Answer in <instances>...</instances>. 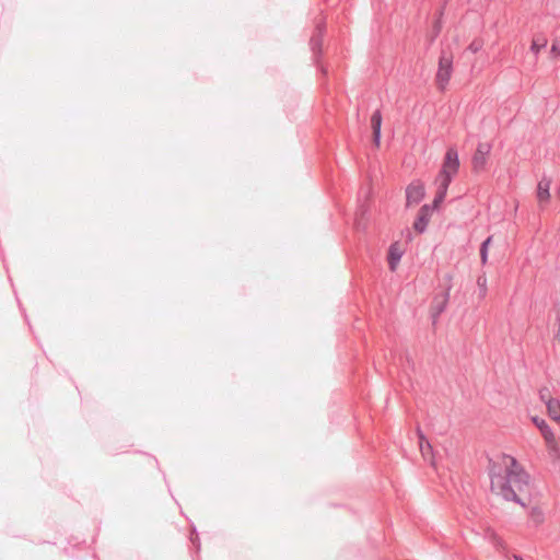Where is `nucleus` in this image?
<instances>
[{"instance_id":"1","label":"nucleus","mask_w":560,"mask_h":560,"mask_svg":"<svg viewBox=\"0 0 560 560\" xmlns=\"http://www.w3.org/2000/svg\"><path fill=\"white\" fill-rule=\"evenodd\" d=\"M488 474L493 493L505 501L526 506L518 494L528 489L530 476L515 457L504 453L495 454L488 460Z\"/></svg>"},{"instance_id":"2","label":"nucleus","mask_w":560,"mask_h":560,"mask_svg":"<svg viewBox=\"0 0 560 560\" xmlns=\"http://www.w3.org/2000/svg\"><path fill=\"white\" fill-rule=\"evenodd\" d=\"M459 165L460 163L457 149L455 147H450L445 152L441 170L435 177L436 194L433 205H423L413 223V229L418 233H423L427 230L433 209L445 199L448 187L459 171Z\"/></svg>"},{"instance_id":"3","label":"nucleus","mask_w":560,"mask_h":560,"mask_svg":"<svg viewBox=\"0 0 560 560\" xmlns=\"http://www.w3.org/2000/svg\"><path fill=\"white\" fill-rule=\"evenodd\" d=\"M453 73V54L443 48L439 58V67L435 75V82L440 91H445Z\"/></svg>"},{"instance_id":"4","label":"nucleus","mask_w":560,"mask_h":560,"mask_svg":"<svg viewBox=\"0 0 560 560\" xmlns=\"http://www.w3.org/2000/svg\"><path fill=\"white\" fill-rule=\"evenodd\" d=\"M492 145L490 142H479L471 159L472 171L476 173L486 170L488 158L491 153Z\"/></svg>"},{"instance_id":"5","label":"nucleus","mask_w":560,"mask_h":560,"mask_svg":"<svg viewBox=\"0 0 560 560\" xmlns=\"http://www.w3.org/2000/svg\"><path fill=\"white\" fill-rule=\"evenodd\" d=\"M425 194L424 186L420 180H413L406 188L407 206L418 205Z\"/></svg>"},{"instance_id":"6","label":"nucleus","mask_w":560,"mask_h":560,"mask_svg":"<svg viewBox=\"0 0 560 560\" xmlns=\"http://www.w3.org/2000/svg\"><path fill=\"white\" fill-rule=\"evenodd\" d=\"M326 26L324 21H318L316 24L315 33L310 39V46L314 55H319L322 52L323 46V37L325 33Z\"/></svg>"},{"instance_id":"7","label":"nucleus","mask_w":560,"mask_h":560,"mask_svg":"<svg viewBox=\"0 0 560 560\" xmlns=\"http://www.w3.org/2000/svg\"><path fill=\"white\" fill-rule=\"evenodd\" d=\"M533 422L539 429L547 445L549 447H553L556 445V438H555V434H553L551 428L548 425V423L544 419L538 418V417H534Z\"/></svg>"},{"instance_id":"8","label":"nucleus","mask_w":560,"mask_h":560,"mask_svg":"<svg viewBox=\"0 0 560 560\" xmlns=\"http://www.w3.org/2000/svg\"><path fill=\"white\" fill-rule=\"evenodd\" d=\"M450 291H451V285H448L446 288V291L441 296V299H435L434 304L432 306V313H431L433 324L436 323L438 317L445 311L448 299H450Z\"/></svg>"},{"instance_id":"9","label":"nucleus","mask_w":560,"mask_h":560,"mask_svg":"<svg viewBox=\"0 0 560 560\" xmlns=\"http://www.w3.org/2000/svg\"><path fill=\"white\" fill-rule=\"evenodd\" d=\"M371 128L373 131V141L376 145L381 141V128H382V114L380 109H376L371 116Z\"/></svg>"},{"instance_id":"10","label":"nucleus","mask_w":560,"mask_h":560,"mask_svg":"<svg viewBox=\"0 0 560 560\" xmlns=\"http://www.w3.org/2000/svg\"><path fill=\"white\" fill-rule=\"evenodd\" d=\"M402 256V250L399 248L397 243L392 244L388 249V266L392 271H395Z\"/></svg>"},{"instance_id":"11","label":"nucleus","mask_w":560,"mask_h":560,"mask_svg":"<svg viewBox=\"0 0 560 560\" xmlns=\"http://www.w3.org/2000/svg\"><path fill=\"white\" fill-rule=\"evenodd\" d=\"M549 189H550V179L542 178L538 183V187H537V198L540 202L549 200V198H550Z\"/></svg>"},{"instance_id":"12","label":"nucleus","mask_w":560,"mask_h":560,"mask_svg":"<svg viewBox=\"0 0 560 560\" xmlns=\"http://www.w3.org/2000/svg\"><path fill=\"white\" fill-rule=\"evenodd\" d=\"M547 410H548V413L549 416L555 420L557 421L558 423H560V401L558 399H555V398H550L547 402Z\"/></svg>"},{"instance_id":"13","label":"nucleus","mask_w":560,"mask_h":560,"mask_svg":"<svg viewBox=\"0 0 560 560\" xmlns=\"http://www.w3.org/2000/svg\"><path fill=\"white\" fill-rule=\"evenodd\" d=\"M529 518L534 523L535 526H539L540 524L544 523L545 515H544V512L541 511V509H539L538 506H534L530 509Z\"/></svg>"},{"instance_id":"14","label":"nucleus","mask_w":560,"mask_h":560,"mask_svg":"<svg viewBox=\"0 0 560 560\" xmlns=\"http://www.w3.org/2000/svg\"><path fill=\"white\" fill-rule=\"evenodd\" d=\"M547 46V39L545 37H536L533 39L530 50L537 56L542 48Z\"/></svg>"},{"instance_id":"15","label":"nucleus","mask_w":560,"mask_h":560,"mask_svg":"<svg viewBox=\"0 0 560 560\" xmlns=\"http://www.w3.org/2000/svg\"><path fill=\"white\" fill-rule=\"evenodd\" d=\"M492 241V236L487 237L481 246H480V260L482 265H486L488 261V247Z\"/></svg>"},{"instance_id":"16","label":"nucleus","mask_w":560,"mask_h":560,"mask_svg":"<svg viewBox=\"0 0 560 560\" xmlns=\"http://www.w3.org/2000/svg\"><path fill=\"white\" fill-rule=\"evenodd\" d=\"M419 444H420V451L423 456H427L431 452V444L424 439L422 433L419 431Z\"/></svg>"},{"instance_id":"17","label":"nucleus","mask_w":560,"mask_h":560,"mask_svg":"<svg viewBox=\"0 0 560 560\" xmlns=\"http://www.w3.org/2000/svg\"><path fill=\"white\" fill-rule=\"evenodd\" d=\"M483 47V40L480 39V38H476L474 39L467 47V49L469 51H471L472 54H476L478 52L479 50H481Z\"/></svg>"},{"instance_id":"18","label":"nucleus","mask_w":560,"mask_h":560,"mask_svg":"<svg viewBox=\"0 0 560 560\" xmlns=\"http://www.w3.org/2000/svg\"><path fill=\"white\" fill-rule=\"evenodd\" d=\"M491 536H492V542L498 550L506 549L505 542L497 534L492 533Z\"/></svg>"},{"instance_id":"19","label":"nucleus","mask_w":560,"mask_h":560,"mask_svg":"<svg viewBox=\"0 0 560 560\" xmlns=\"http://www.w3.org/2000/svg\"><path fill=\"white\" fill-rule=\"evenodd\" d=\"M550 52L555 56H558L560 55V39H555L552 45H551V49H550Z\"/></svg>"},{"instance_id":"20","label":"nucleus","mask_w":560,"mask_h":560,"mask_svg":"<svg viewBox=\"0 0 560 560\" xmlns=\"http://www.w3.org/2000/svg\"><path fill=\"white\" fill-rule=\"evenodd\" d=\"M477 284L482 289V292L485 293L487 290V279L486 277H479L477 280Z\"/></svg>"},{"instance_id":"21","label":"nucleus","mask_w":560,"mask_h":560,"mask_svg":"<svg viewBox=\"0 0 560 560\" xmlns=\"http://www.w3.org/2000/svg\"><path fill=\"white\" fill-rule=\"evenodd\" d=\"M434 30H435V36H436L440 33V23L439 22L435 23Z\"/></svg>"},{"instance_id":"22","label":"nucleus","mask_w":560,"mask_h":560,"mask_svg":"<svg viewBox=\"0 0 560 560\" xmlns=\"http://www.w3.org/2000/svg\"><path fill=\"white\" fill-rule=\"evenodd\" d=\"M515 560H523L522 557L517 556V555H514L513 556Z\"/></svg>"},{"instance_id":"23","label":"nucleus","mask_w":560,"mask_h":560,"mask_svg":"<svg viewBox=\"0 0 560 560\" xmlns=\"http://www.w3.org/2000/svg\"><path fill=\"white\" fill-rule=\"evenodd\" d=\"M557 195H558V197L560 198V185H559V188H558V190H557Z\"/></svg>"}]
</instances>
